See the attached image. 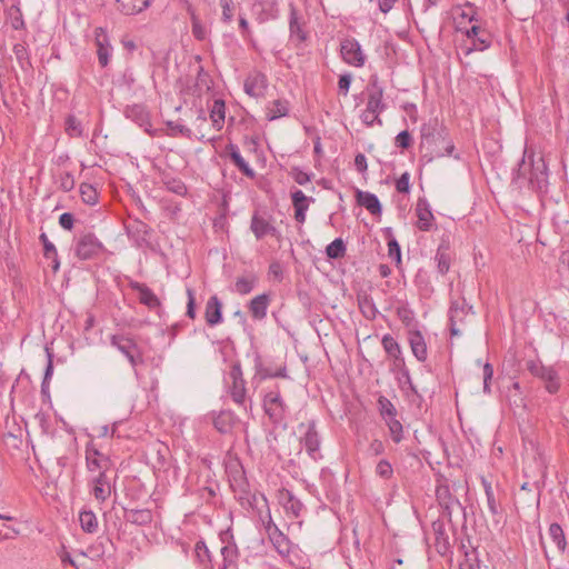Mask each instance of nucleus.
<instances>
[{"instance_id": "nucleus-29", "label": "nucleus", "mask_w": 569, "mask_h": 569, "mask_svg": "<svg viewBox=\"0 0 569 569\" xmlns=\"http://www.w3.org/2000/svg\"><path fill=\"white\" fill-rule=\"evenodd\" d=\"M226 118V104L221 99H217L213 101L212 107L210 109V119L212 121V126L216 130H221L224 123Z\"/></svg>"}, {"instance_id": "nucleus-1", "label": "nucleus", "mask_w": 569, "mask_h": 569, "mask_svg": "<svg viewBox=\"0 0 569 569\" xmlns=\"http://www.w3.org/2000/svg\"><path fill=\"white\" fill-rule=\"evenodd\" d=\"M420 131L421 143L426 146L435 157L452 154L455 144L446 129H437V121L422 124Z\"/></svg>"}, {"instance_id": "nucleus-6", "label": "nucleus", "mask_w": 569, "mask_h": 569, "mask_svg": "<svg viewBox=\"0 0 569 569\" xmlns=\"http://www.w3.org/2000/svg\"><path fill=\"white\" fill-rule=\"evenodd\" d=\"M229 377L232 380V385L229 387V392L232 398V400L238 405L243 407L244 409L246 403L248 401L247 398V389H246V381L242 376V370L240 363H233Z\"/></svg>"}, {"instance_id": "nucleus-39", "label": "nucleus", "mask_w": 569, "mask_h": 569, "mask_svg": "<svg viewBox=\"0 0 569 569\" xmlns=\"http://www.w3.org/2000/svg\"><path fill=\"white\" fill-rule=\"evenodd\" d=\"M397 316L398 318L401 320V322L406 326V328H408V330L410 329H417V323H416V320H415V315L412 312L411 309H409L408 307H398L397 308Z\"/></svg>"}, {"instance_id": "nucleus-64", "label": "nucleus", "mask_w": 569, "mask_h": 569, "mask_svg": "<svg viewBox=\"0 0 569 569\" xmlns=\"http://www.w3.org/2000/svg\"><path fill=\"white\" fill-rule=\"evenodd\" d=\"M60 188L63 190V191H70L73 189L74 187V179L72 177L71 173L69 172H64L60 176Z\"/></svg>"}, {"instance_id": "nucleus-15", "label": "nucleus", "mask_w": 569, "mask_h": 569, "mask_svg": "<svg viewBox=\"0 0 569 569\" xmlns=\"http://www.w3.org/2000/svg\"><path fill=\"white\" fill-rule=\"evenodd\" d=\"M86 461L87 468L90 472L104 471L108 469L110 460L108 457L102 455L97 448L88 445L86 448Z\"/></svg>"}, {"instance_id": "nucleus-59", "label": "nucleus", "mask_w": 569, "mask_h": 569, "mask_svg": "<svg viewBox=\"0 0 569 569\" xmlns=\"http://www.w3.org/2000/svg\"><path fill=\"white\" fill-rule=\"evenodd\" d=\"M219 4L222 9V20L230 22L233 17L232 0H219Z\"/></svg>"}, {"instance_id": "nucleus-36", "label": "nucleus", "mask_w": 569, "mask_h": 569, "mask_svg": "<svg viewBox=\"0 0 569 569\" xmlns=\"http://www.w3.org/2000/svg\"><path fill=\"white\" fill-rule=\"evenodd\" d=\"M549 536L551 537L552 541L556 543L559 551L565 552L566 548H567V540H566L565 532L559 523L553 522L550 525Z\"/></svg>"}, {"instance_id": "nucleus-20", "label": "nucleus", "mask_w": 569, "mask_h": 569, "mask_svg": "<svg viewBox=\"0 0 569 569\" xmlns=\"http://www.w3.org/2000/svg\"><path fill=\"white\" fill-rule=\"evenodd\" d=\"M204 318L208 326L213 327L222 321V303L217 296L209 298L206 305Z\"/></svg>"}, {"instance_id": "nucleus-4", "label": "nucleus", "mask_w": 569, "mask_h": 569, "mask_svg": "<svg viewBox=\"0 0 569 569\" xmlns=\"http://www.w3.org/2000/svg\"><path fill=\"white\" fill-rule=\"evenodd\" d=\"M526 368L532 376L545 382V387L548 392L556 393L559 390V377L552 367H545L538 361L529 360L526 362Z\"/></svg>"}, {"instance_id": "nucleus-48", "label": "nucleus", "mask_w": 569, "mask_h": 569, "mask_svg": "<svg viewBox=\"0 0 569 569\" xmlns=\"http://www.w3.org/2000/svg\"><path fill=\"white\" fill-rule=\"evenodd\" d=\"M164 184L167 187V189L172 192V193H176L178 196H186L187 194V187L184 184V182L180 179H177V178H168L166 181H164Z\"/></svg>"}, {"instance_id": "nucleus-17", "label": "nucleus", "mask_w": 569, "mask_h": 569, "mask_svg": "<svg viewBox=\"0 0 569 569\" xmlns=\"http://www.w3.org/2000/svg\"><path fill=\"white\" fill-rule=\"evenodd\" d=\"M278 501L284 508L287 512L292 513L295 518L301 515L303 509L302 502L293 496L288 489H281L278 491Z\"/></svg>"}, {"instance_id": "nucleus-55", "label": "nucleus", "mask_w": 569, "mask_h": 569, "mask_svg": "<svg viewBox=\"0 0 569 569\" xmlns=\"http://www.w3.org/2000/svg\"><path fill=\"white\" fill-rule=\"evenodd\" d=\"M432 530L436 535V545L437 546H440L441 543L443 545V547H446L447 545V538H446V535H445V526L441 521H435L432 523Z\"/></svg>"}, {"instance_id": "nucleus-56", "label": "nucleus", "mask_w": 569, "mask_h": 569, "mask_svg": "<svg viewBox=\"0 0 569 569\" xmlns=\"http://www.w3.org/2000/svg\"><path fill=\"white\" fill-rule=\"evenodd\" d=\"M388 256L390 259L395 260L397 263L401 262V250H400V246L396 239H390L388 241Z\"/></svg>"}, {"instance_id": "nucleus-34", "label": "nucleus", "mask_w": 569, "mask_h": 569, "mask_svg": "<svg viewBox=\"0 0 569 569\" xmlns=\"http://www.w3.org/2000/svg\"><path fill=\"white\" fill-rule=\"evenodd\" d=\"M435 260L437 261V268L439 273L446 274L450 269L451 258L449 254V248L447 244L441 243L436 252Z\"/></svg>"}, {"instance_id": "nucleus-23", "label": "nucleus", "mask_w": 569, "mask_h": 569, "mask_svg": "<svg viewBox=\"0 0 569 569\" xmlns=\"http://www.w3.org/2000/svg\"><path fill=\"white\" fill-rule=\"evenodd\" d=\"M436 498L440 506H442L448 512L450 513V508L453 505H457L461 507L458 499H456L451 492L450 488L447 483H445L442 480H438V485L436 487Z\"/></svg>"}, {"instance_id": "nucleus-11", "label": "nucleus", "mask_w": 569, "mask_h": 569, "mask_svg": "<svg viewBox=\"0 0 569 569\" xmlns=\"http://www.w3.org/2000/svg\"><path fill=\"white\" fill-rule=\"evenodd\" d=\"M94 42L97 47V56L99 64L106 68L112 56V47L109 42L108 34L103 28L94 29Z\"/></svg>"}, {"instance_id": "nucleus-25", "label": "nucleus", "mask_w": 569, "mask_h": 569, "mask_svg": "<svg viewBox=\"0 0 569 569\" xmlns=\"http://www.w3.org/2000/svg\"><path fill=\"white\" fill-rule=\"evenodd\" d=\"M531 159L532 154L528 156L525 153L520 162L518 163V168L512 172V182L519 184L520 187L525 183H528V177L531 172Z\"/></svg>"}, {"instance_id": "nucleus-49", "label": "nucleus", "mask_w": 569, "mask_h": 569, "mask_svg": "<svg viewBox=\"0 0 569 569\" xmlns=\"http://www.w3.org/2000/svg\"><path fill=\"white\" fill-rule=\"evenodd\" d=\"M359 307L366 318H368V319L376 318L378 310H377L371 298L365 297L362 299H359Z\"/></svg>"}, {"instance_id": "nucleus-21", "label": "nucleus", "mask_w": 569, "mask_h": 569, "mask_svg": "<svg viewBox=\"0 0 569 569\" xmlns=\"http://www.w3.org/2000/svg\"><path fill=\"white\" fill-rule=\"evenodd\" d=\"M270 303V296L267 293L259 295L254 297L249 302V312L251 317L256 320H262L267 316V310Z\"/></svg>"}, {"instance_id": "nucleus-22", "label": "nucleus", "mask_w": 569, "mask_h": 569, "mask_svg": "<svg viewBox=\"0 0 569 569\" xmlns=\"http://www.w3.org/2000/svg\"><path fill=\"white\" fill-rule=\"evenodd\" d=\"M123 518L136 526H148L152 522L153 516L150 509H124Z\"/></svg>"}, {"instance_id": "nucleus-45", "label": "nucleus", "mask_w": 569, "mask_h": 569, "mask_svg": "<svg viewBox=\"0 0 569 569\" xmlns=\"http://www.w3.org/2000/svg\"><path fill=\"white\" fill-rule=\"evenodd\" d=\"M289 24H290L291 36H295L298 40L306 39V36L301 29V24L298 19L297 10L295 8H291Z\"/></svg>"}, {"instance_id": "nucleus-37", "label": "nucleus", "mask_w": 569, "mask_h": 569, "mask_svg": "<svg viewBox=\"0 0 569 569\" xmlns=\"http://www.w3.org/2000/svg\"><path fill=\"white\" fill-rule=\"evenodd\" d=\"M292 206L295 211H307L309 204L315 201L313 198L307 197L301 190L297 189L291 193Z\"/></svg>"}, {"instance_id": "nucleus-47", "label": "nucleus", "mask_w": 569, "mask_h": 569, "mask_svg": "<svg viewBox=\"0 0 569 569\" xmlns=\"http://www.w3.org/2000/svg\"><path fill=\"white\" fill-rule=\"evenodd\" d=\"M392 440L396 443H399L402 440V425L399 420L396 419V417H391L390 419L385 420Z\"/></svg>"}, {"instance_id": "nucleus-33", "label": "nucleus", "mask_w": 569, "mask_h": 569, "mask_svg": "<svg viewBox=\"0 0 569 569\" xmlns=\"http://www.w3.org/2000/svg\"><path fill=\"white\" fill-rule=\"evenodd\" d=\"M222 556V563L220 569H236L238 551L234 545H226L220 550Z\"/></svg>"}, {"instance_id": "nucleus-63", "label": "nucleus", "mask_w": 569, "mask_h": 569, "mask_svg": "<svg viewBox=\"0 0 569 569\" xmlns=\"http://www.w3.org/2000/svg\"><path fill=\"white\" fill-rule=\"evenodd\" d=\"M269 276L277 281H281L283 278V268L279 261H272L269 266Z\"/></svg>"}, {"instance_id": "nucleus-10", "label": "nucleus", "mask_w": 569, "mask_h": 569, "mask_svg": "<svg viewBox=\"0 0 569 569\" xmlns=\"http://www.w3.org/2000/svg\"><path fill=\"white\" fill-rule=\"evenodd\" d=\"M341 54L348 64L355 67H362L365 64L366 57L356 39H345L341 42Z\"/></svg>"}, {"instance_id": "nucleus-27", "label": "nucleus", "mask_w": 569, "mask_h": 569, "mask_svg": "<svg viewBox=\"0 0 569 569\" xmlns=\"http://www.w3.org/2000/svg\"><path fill=\"white\" fill-rule=\"evenodd\" d=\"M227 151L234 163V166L248 178L254 177V171L250 168L248 162L242 158L237 146L230 143L227 146Z\"/></svg>"}, {"instance_id": "nucleus-26", "label": "nucleus", "mask_w": 569, "mask_h": 569, "mask_svg": "<svg viewBox=\"0 0 569 569\" xmlns=\"http://www.w3.org/2000/svg\"><path fill=\"white\" fill-rule=\"evenodd\" d=\"M94 485L92 488V493L94 498L99 501H104L108 499L111 492L110 483L107 479L106 472L101 471L93 480Z\"/></svg>"}, {"instance_id": "nucleus-16", "label": "nucleus", "mask_w": 569, "mask_h": 569, "mask_svg": "<svg viewBox=\"0 0 569 569\" xmlns=\"http://www.w3.org/2000/svg\"><path fill=\"white\" fill-rule=\"evenodd\" d=\"M250 229L253 232L254 237L260 240L263 237L270 234L272 237H279V231L277 228L270 223L264 217L254 213L251 218Z\"/></svg>"}, {"instance_id": "nucleus-46", "label": "nucleus", "mask_w": 569, "mask_h": 569, "mask_svg": "<svg viewBox=\"0 0 569 569\" xmlns=\"http://www.w3.org/2000/svg\"><path fill=\"white\" fill-rule=\"evenodd\" d=\"M13 53L22 69H27L28 67H31L28 50L22 43H16L13 46Z\"/></svg>"}, {"instance_id": "nucleus-44", "label": "nucleus", "mask_w": 569, "mask_h": 569, "mask_svg": "<svg viewBox=\"0 0 569 569\" xmlns=\"http://www.w3.org/2000/svg\"><path fill=\"white\" fill-rule=\"evenodd\" d=\"M254 283H256V277H253V276L241 277V278L237 279V281L234 283V288L238 293L247 295L253 289Z\"/></svg>"}, {"instance_id": "nucleus-18", "label": "nucleus", "mask_w": 569, "mask_h": 569, "mask_svg": "<svg viewBox=\"0 0 569 569\" xmlns=\"http://www.w3.org/2000/svg\"><path fill=\"white\" fill-rule=\"evenodd\" d=\"M307 452L312 459H317V455L319 452L320 439L319 435L316 430L315 421H310L307 426V430L305 436L301 439Z\"/></svg>"}, {"instance_id": "nucleus-30", "label": "nucleus", "mask_w": 569, "mask_h": 569, "mask_svg": "<svg viewBox=\"0 0 569 569\" xmlns=\"http://www.w3.org/2000/svg\"><path fill=\"white\" fill-rule=\"evenodd\" d=\"M39 239L43 244L44 258L51 260L50 267L53 270V272L58 271L60 262L58 259V252L54 244L49 240L44 232L40 234Z\"/></svg>"}, {"instance_id": "nucleus-51", "label": "nucleus", "mask_w": 569, "mask_h": 569, "mask_svg": "<svg viewBox=\"0 0 569 569\" xmlns=\"http://www.w3.org/2000/svg\"><path fill=\"white\" fill-rule=\"evenodd\" d=\"M80 193L82 200L88 204H94L98 200V193L91 184L82 183L80 186Z\"/></svg>"}, {"instance_id": "nucleus-53", "label": "nucleus", "mask_w": 569, "mask_h": 569, "mask_svg": "<svg viewBox=\"0 0 569 569\" xmlns=\"http://www.w3.org/2000/svg\"><path fill=\"white\" fill-rule=\"evenodd\" d=\"M376 473L381 479L388 480L393 476L392 466L388 460L382 459L376 466Z\"/></svg>"}, {"instance_id": "nucleus-58", "label": "nucleus", "mask_w": 569, "mask_h": 569, "mask_svg": "<svg viewBox=\"0 0 569 569\" xmlns=\"http://www.w3.org/2000/svg\"><path fill=\"white\" fill-rule=\"evenodd\" d=\"M196 555L200 562L211 561L210 551L203 541L197 542Z\"/></svg>"}, {"instance_id": "nucleus-42", "label": "nucleus", "mask_w": 569, "mask_h": 569, "mask_svg": "<svg viewBox=\"0 0 569 569\" xmlns=\"http://www.w3.org/2000/svg\"><path fill=\"white\" fill-rule=\"evenodd\" d=\"M126 113L128 118L136 120L140 126L148 121V112L143 106L134 104L128 108Z\"/></svg>"}, {"instance_id": "nucleus-40", "label": "nucleus", "mask_w": 569, "mask_h": 569, "mask_svg": "<svg viewBox=\"0 0 569 569\" xmlns=\"http://www.w3.org/2000/svg\"><path fill=\"white\" fill-rule=\"evenodd\" d=\"M378 408H379V412H380L381 417L385 420L397 416V410H396L395 406L391 403V401L388 398H386L383 396H380L378 399Z\"/></svg>"}, {"instance_id": "nucleus-14", "label": "nucleus", "mask_w": 569, "mask_h": 569, "mask_svg": "<svg viewBox=\"0 0 569 569\" xmlns=\"http://www.w3.org/2000/svg\"><path fill=\"white\" fill-rule=\"evenodd\" d=\"M408 342L412 355L419 362H425L428 357L427 342L423 335L418 329L408 330Z\"/></svg>"}, {"instance_id": "nucleus-7", "label": "nucleus", "mask_w": 569, "mask_h": 569, "mask_svg": "<svg viewBox=\"0 0 569 569\" xmlns=\"http://www.w3.org/2000/svg\"><path fill=\"white\" fill-rule=\"evenodd\" d=\"M367 93V106L366 109L375 112H383L387 108V104L383 102V88L379 82V79L376 74L371 76L369 79V83L366 88Z\"/></svg>"}, {"instance_id": "nucleus-43", "label": "nucleus", "mask_w": 569, "mask_h": 569, "mask_svg": "<svg viewBox=\"0 0 569 569\" xmlns=\"http://www.w3.org/2000/svg\"><path fill=\"white\" fill-rule=\"evenodd\" d=\"M482 485H483L485 493H486V497H487V505H488L489 511L491 512V515H498L499 513V506H498L497 500L495 498L491 483L483 479L482 480Z\"/></svg>"}, {"instance_id": "nucleus-3", "label": "nucleus", "mask_w": 569, "mask_h": 569, "mask_svg": "<svg viewBox=\"0 0 569 569\" xmlns=\"http://www.w3.org/2000/svg\"><path fill=\"white\" fill-rule=\"evenodd\" d=\"M263 409L273 423H280L283 421L287 412V405L284 403L278 387L264 395Z\"/></svg>"}, {"instance_id": "nucleus-62", "label": "nucleus", "mask_w": 569, "mask_h": 569, "mask_svg": "<svg viewBox=\"0 0 569 569\" xmlns=\"http://www.w3.org/2000/svg\"><path fill=\"white\" fill-rule=\"evenodd\" d=\"M291 177L300 186H305V184H307L311 180L310 174L305 172V171H302L299 168H293L292 169Z\"/></svg>"}, {"instance_id": "nucleus-19", "label": "nucleus", "mask_w": 569, "mask_h": 569, "mask_svg": "<svg viewBox=\"0 0 569 569\" xmlns=\"http://www.w3.org/2000/svg\"><path fill=\"white\" fill-rule=\"evenodd\" d=\"M416 213L418 217L417 227L422 231L430 230L433 221V214L430 206L425 198H419L416 206Z\"/></svg>"}, {"instance_id": "nucleus-60", "label": "nucleus", "mask_w": 569, "mask_h": 569, "mask_svg": "<svg viewBox=\"0 0 569 569\" xmlns=\"http://www.w3.org/2000/svg\"><path fill=\"white\" fill-rule=\"evenodd\" d=\"M410 174L405 172L400 176V178L396 181V189L400 193H408L410 190Z\"/></svg>"}, {"instance_id": "nucleus-54", "label": "nucleus", "mask_w": 569, "mask_h": 569, "mask_svg": "<svg viewBox=\"0 0 569 569\" xmlns=\"http://www.w3.org/2000/svg\"><path fill=\"white\" fill-rule=\"evenodd\" d=\"M490 46L489 36L485 32H481L476 39H473V48H469L467 53H470L472 50L482 51Z\"/></svg>"}, {"instance_id": "nucleus-2", "label": "nucleus", "mask_w": 569, "mask_h": 569, "mask_svg": "<svg viewBox=\"0 0 569 569\" xmlns=\"http://www.w3.org/2000/svg\"><path fill=\"white\" fill-rule=\"evenodd\" d=\"M103 251V244L91 232L80 234L74 243V253L81 260H91Z\"/></svg>"}, {"instance_id": "nucleus-12", "label": "nucleus", "mask_w": 569, "mask_h": 569, "mask_svg": "<svg viewBox=\"0 0 569 569\" xmlns=\"http://www.w3.org/2000/svg\"><path fill=\"white\" fill-rule=\"evenodd\" d=\"M268 86L267 77L259 72H251L244 80V92L253 98H260L264 96Z\"/></svg>"}, {"instance_id": "nucleus-38", "label": "nucleus", "mask_w": 569, "mask_h": 569, "mask_svg": "<svg viewBox=\"0 0 569 569\" xmlns=\"http://www.w3.org/2000/svg\"><path fill=\"white\" fill-rule=\"evenodd\" d=\"M346 244L341 238L335 239L326 248V253L330 259H339L346 254Z\"/></svg>"}, {"instance_id": "nucleus-32", "label": "nucleus", "mask_w": 569, "mask_h": 569, "mask_svg": "<svg viewBox=\"0 0 569 569\" xmlns=\"http://www.w3.org/2000/svg\"><path fill=\"white\" fill-rule=\"evenodd\" d=\"M234 423V415L231 411H221L213 419V426L220 433H228L231 431Z\"/></svg>"}, {"instance_id": "nucleus-50", "label": "nucleus", "mask_w": 569, "mask_h": 569, "mask_svg": "<svg viewBox=\"0 0 569 569\" xmlns=\"http://www.w3.org/2000/svg\"><path fill=\"white\" fill-rule=\"evenodd\" d=\"M66 132L70 137H80L82 128L80 121L74 116H68L66 119Z\"/></svg>"}, {"instance_id": "nucleus-61", "label": "nucleus", "mask_w": 569, "mask_h": 569, "mask_svg": "<svg viewBox=\"0 0 569 569\" xmlns=\"http://www.w3.org/2000/svg\"><path fill=\"white\" fill-rule=\"evenodd\" d=\"M483 391L486 393H490V382L493 377V368L487 362L483 365Z\"/></svg>"}, {"instance_id": "nucleus-35", "label": "nucleus", "mask_w": 569, "mask_h": 569, "mask_svg": "<svg viewBox=\"0 0 569 569\" xmlns=\"http://www.w3.org/2000/svg\"><path fill=\"white\" fill-rule=\"evenodd\" d=\"M80 526L83 531L93 533L98 529V519L91 510H83L79 515Z\"/></svg>"}, {"instance_id": "nucleus-28", "label": "nucleus", "mask_w": 569, "mask_h": 569, "mask_svg": "<svg viewBox=\"0 0 569 569\" xmlns=\"http://www.w3.org/2000/svg\"><path fill=\"white\" fill-rule=\"evenodd\" d=\"M120 11L128 16H133L146 10L151 0H117Z\"/></svg>"}, {"instance_id": "nucleus-52", "label": "nucleus", "mask_w": 569, "mask_h": 569, "mask_svg": "<svg viewBox=\"0 0 569 569\" xmlns=\"http://www.w3.org/2000/svg\"><path fill=\"white\" fill-rule=\"evenodd\" d=\"M380 112L369 111L365 109L360 116L362 123L367 127H373L375 124L382 126V120L379 117Z\"/></svg>"}, {"instance_id": "nucleus-57", "label": "nucleus", "mask_w": 569, "mask_h": 569, "mask_svg": "<svg viewBox=\"0 0 569 569\" xmlns=\"http://www.w3.org/2000/svg\"><path fill=\"white\" fill-rule=\"evenodd\" d=\"M412 144V137L409 131L403 130L399 132L396 137V146L401 149H408Z\"/></svg>"}, {"instance_id": "nucleus-13", "label": "nucleus", "mask_w": 569, "mask_h": 569, "mask_svg": "<svg viewBox=\"0 0 569 569\" xmlns=\"http://www.w3.org/2000/svg\"><path fill=\"white\" fill-rule=\"evenodd\" d=\"M128 286L133 291L138 292L139 302L148 307L150 310H154L161 306L159 298L147 284L130 280Z\"/></svg>"}, {"instance_id": "nucleus-8", "label": "nucleus", "mask_w": 569, "mask_h": 569, "mask_svg": "<svg viewBox=\"0 0 569 569\" xmlns=\"http://www.w3.org/2000/svg\"><path fill=\"white\" fill-rule=\"evenodd\" d=\"M528 186L536 191H546L548 186V170L545 160L539 157L531 159V172L528 177Z\"/></svg>"}, {"instance_id": "nucleus-9", "label": "nucleus", "mask_w": 569, "mask_h": 569, "mask_svg": "<svg viewBox=\"0 0 569 569\" xmlns=\"http://www.w3.org/2000/svg\"><path fill=\"white\" fill-rule=\"evenodd\" d=\"M381 345L387 355L393 359L395 367L409 380L410 373L406 366L400 345L391 335H385L382 337Z\"/></svg>"}, {"instance_id": "nucleus-5", "label": "nucleus", "mask_w": 569, "mask_h": 569, "mask_svg": "<svg viewBox=\"0 0 569 569\" xmlns=\"http://www.w3.org/2000/svg\"><path fill=\"white\" fill-rule=\"evenodd\" d=\"M111 345L127 357L132 368L143 362L142 352L132 338L114 335L111 337Z\"/></svg>"}, {"instance_id": "nucleus-24", "label": "nucleus", "mask_w": 569, "mask_h": 569, "mask_svg": "<svg viewBox=\"0 0 569 569\" xmlns=\"http://www.w3.org/2000/svg\"><path fill=\"white\" fill-rule=\"evenodd\" d=\"M357 201L360 206L365 207L371 214H381V204L378 197L367 191H357Z\"/></svg>"}, {"instance_id": "nucleus-41", "label": "nucleus", "mask_w": 569, "mask_h": 569, "mask_svg": "<svg viewBox=\"0 0 569 569\" xmlns=\"http://www.w3.org/2000/svg\"><path fill=\"white\" fill-rule=\"evenodd\" d=\"M465 313L463 308H459L458 306L452 305L449 311L450 317V331L452 336L459 335L460 330L457 325L462 320V315Z\"/></svg>"}, {"instance_id": "nucleus-31", "label": "nucleus", "mask_w": 569, "mask_h": 569, "mask_svg": "<svg viewBox=\"0 0 569 569\" xmlns=\"http://www.w3.org/2000/svg\"><path fill=\"white\" fill-rule=\"evenodd\" d=\"M289 112V103L286 100H273L267 108L266 117L269 121H273L281 117H286Z\"/></svg>"}]
</instances>
